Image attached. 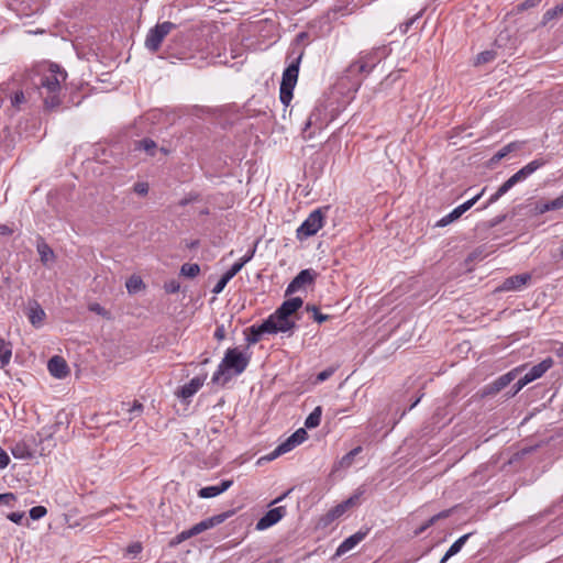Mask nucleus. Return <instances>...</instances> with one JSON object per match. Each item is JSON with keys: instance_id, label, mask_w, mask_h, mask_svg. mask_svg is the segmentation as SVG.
<instances>
[{"instance_id": "nucleus-6", "label": "nucleus", "mask_w": 563, "mask_h": 563, "mask_svg": "<svg viewBox=\"0 0 563 563\" xmlns=\"http://www.w3.org/2000/svg\"><path fill=\"white\" fill-rule=\"evenodd\" d=\"M176 27V24L169 21L156 24L152 27L145 38V47L151 52H157L164 38Z\"/></svg>"}, {"instance_id": "nucleus-16", "label": "nucleus", "mask_w": 563, "mask_h": 563, "mask_svg": "<svg viewBox=\"0 0 563 563\" xmlns=\"http://www.w3.org/2000/svg\"><path fill=\"white\" fill-rule=\"evenodd\" d=\"M206 379L207 374L194 377L189 383L180 387V389L176 393L177 397L184 400L192 397L203 386Z\"/></svg>"}, {"instance_id": "nucleus-44", "label": "nucleus", "mask_w": 563, "mask_h": 563, "mask_svg": "<svg viewBox=\"0 0 563 563\" xmlns=\"http://www.w3.org/2000/svg\"><path fill=\"white\" fill-rule=\"evenodd\" d=\"M334 373V368L330 367L322 372H320L316 377V383H322L327 380L329 377H331Z\"/></svg>"}, {"instance_id": "nucleus-24", "label": "nucleus", "mask_w": 563, "mask_h": 563, "mask_svg": "<svg viewBox=\"0 0 563 563\" xmlns=\"http://www.w3.org/2000/svg\"><path fill=\"white\" fill-rule=\"evenodd\" d=\"M520 148L519 142H511L500 148L489 161V164L493 166L505 158L509 153L515 152Z\"/></svg>"}, {"instance_id": "nucleus-26", "label": "nucleus", "mask_w": 563, "mask_h": 563, "mask_svg": "<svg viewBox=\"0 0 563 563\" xmlns=\"http://www.w3.org/2000/svg\"><path fill=\"white\" fill-rule=\"evenodd\" d=\"M470 533L462 536L459 538L446 551L444 556L441 560V563H444L446 560H449L451 556L455 555L461 551L463 545L465 544L466 540L468 539Z\"/></svg>"}, {"instance_id": "nucleus-38", "label": "nucleus", "mask_w": 563, "mask_h": 563, "mask_svg": "<svg viewBox=\"0 0 563 563\" xmlns=\"http://www.w3.org/2000/svg\"><path fill=\"white\" fill-rule=\"evenodd\" d=\"M47 510L43 506H35L30 510V517L33 520H38L46 515Z\"/></svg>"}, {"instance_id": "nucleus-3", "label": "nucleus", "mask_w": 563, "mask_h": 563, "mask_svg": "<svg viewBox=\"0 0 563 563\" xmlns=\"http://www.w3.org/2000/svg\"><path fill=\"white\" fill-rule=\"evenodd\" d=\"M303 56V51H299L297 56L291 60L288 67L283 73V78L279 89V99L284 106H288L292 99V91L297 84L299 65Z\"/></svg>"}, {"instance_id": "nucleus-52", "label": "nucleus", "mask_w": 563, "mask_h": 563, "mask_svg": "<svg viewBox=\"0 0 563 563\" xmlns=\"http://www.w3.org/2000/svg\"><path fill=\"white\" fill-rule=\"evenodd\" d=\"M24 518V512H11L8 515V519L14 523H21Z\"/></svg>"}, {"instance_id": "nucleus-50", "label": "nucleus", "mask_w": 563, "mask_h": 563, "mask_svg": "<svg viewBox=\"0 0 563 563\" xmlns=\"http://www.w3.org/2000/svg\"><path fill=\"white\" fill-rule=\"evenodd\" d=\"M529 382L526 380V377H521L515 385H514V391L511 394V396H515L516 394H518L526 385H528Z\"/></svg>"}, {"instance_id": "nucleus-25", "label": "nucleus", "mask_w": 563, "mask_h": 563, "mask_svg": "<svg viewBox=\"0 0 563 563\" xmlns=\"http://www.w3.org/2000/svg\"><path fill=\"white\" fill-rule=\"evenodd\" d=\"M12 356L11 343L0 338V363L5 366L10 363Z\"/></svg>"}, {"instance_id": "nucleus-35", "label": "nucleus", "mask_w": 563, "mask_h": 563, "mask_svg": "<svg viewBox=\"0 0 563 563\" xmlns=\"http://www.w3.org/2000/svg\"><path fill=\"white\" fill-rule=\"evenodd\" d=\"M11 452L15 459L23 460L31 457L30 451L26 449L24 444L21 443L16 444Z\"/></svg>"}, {"instance_id": "nucleus-22", "label": "nucleus", "mask_w": 563, "mask_h": 563, "mask_svg": "<svg viewBox=\"0 0 563 563\" xmlns=\"http://www.w3.org/2000/svg\"><path fill=\"white\" fill-rule=\"evenodd\" d=\"M233 482L231 479H227L221 482L218 486H208L203 487L198 492V496L200 498H212L229 489L232 486Z\"/></svg>"}, {"instance_id": "nucleus-39", "label": "nucleus", "mask_w": 563, "mask_h": 563, "mask_svg": "<svg viewBox=\"0 0 563 563\" xmlns=\"http://www.w3.org/2000/svg\"><path fill=\"white\" fill-rule=\"evenodd\" d=\"M148 184L146 181H137L133 186V191L139 196H146L148 192Z\"/></svg>"}, {"instance_id": "nucleus-5", "label": "nucleus", "mask_w": 563, "mask_h": 563, "mask_svg": "<svg viewBox=\"0 0 563 563\" xmlns=\"http://www.w3.org/2000/svg\"><path fill=\"white\" fill-rule=\"evenodd\" d=\"M380 48L362 53L358 58L349 66L346 70L347 77L368 75L380 62Z\"/></svg>"}, {"instance_id": "nucleus-10", "label": "nucleus", "mask_w": 563, "mask_h": 563, "mask_svg": "<svg viewBox=\"0 0 563 563\" xmlns=\"http://www.w3.org/2000/svg\"><path fill=\"white\" fill-rule=\"evenodd\" d=\"M525 368V365L518 366L510 372L501 375L497 379H495L493 383L486 385L483 388V396H489L495 395L499 393L501 389H504L506 386H508L517 376L519 373H521Z\"/></svg>"}, {"instance_id": "nucleus-56", "label": "nucleus", "mask_w": 563, "mask_h": 563, "mask_svg": "<svg viewBox=\"0 0 563 563\" xmlns=\"http://www.w3.org/2000/svg\"><path fill=\"white\" fill-rule=\"evenodd\" d=\"M142 551V545L141 543H133L131 545H129L128 548V552L131 553V554H139L140 552Z\"/></svg>"}, {"instance_id": "nucleus-1", "label": "nucleus", "mask_w": 563, "mask_h": 563, "mask_svg": "<svg viewBox=\"0 0 563 563\" xmlns=\"http://www.w3.org/2000/svg\"><path fill=\"white\" fill-rule=\"evenodd\" d=\"M67 71L56 63H49L41 68L37 80L33 82L32 90L24 91L26 97L32 96L35 102L41 100L43 106H62L71 102L79 106L82 100L67 99Z\"/></svg>"}, {"instance_id": "nucleus-13", "label": "nucleus", "mask_w": 563, "mask_h": 563, "mask_svg": "<svg viewBox=\"0 0 563 563\" xmlns=\"http://www.w3.org/2000/svg\"><path fill=\"white\" fill-rule=\"evenodd\" d=\"M316 278V273L312 269H303L301 271L287 286L286 295L294 294L307 285H310L313 283Z\"/></svg>"}, {"instance_id": "nucleus-19", "label": "nucleus", "mask_w": 563, "mask_h": 563, "mask_svg": "<svg viewBox=\"0 0 563 563\" xmlns=\"http://www.w3.org/2000/svg\"><path fill=\"white\" fill-rule=\"evenodd\" d=\"M227 518L228 514H221L202 520L190 528L191 534L197 536L210 528H213L214 526L222 523Z\"/></svg>"}, {"instance_id": "nucleus-23", "label": "nucleus", "mask_w": 563, "mask_h": 563, "mask_svg": "<svg viewBox=\"0 0 563 563\" xmlns=\"http://www.w3.org/2000/svg\"><path fill=\"white\" fill-rule=\"evenodd\" d=\"M303 301L299 297H294L289 300H286L282 303V306L278 308L280 313L288 316L291 318V316L302 306Z\"/></svg>"}, {"instance_id": "nucleus-7", "label": "nucleus", "mask_w": 563, "mask_h": 563, "mask_svg": "<svg viewBox=\"0 0 563 563\" xmlns=\"http://www.w3.org/2000/svg\"><path fill=\"white\" fill-rule=\"evenodd\" d=\"M295 328V321L277 309L267 320L262 323V330L269 333L288 332Z\"/></svg>"}, {"instance_id": "nucleus-27", "label": "nucleus", "mask_w": 563, "mask_h": 563, "mask_svg": "<svg viewBox=\"0 0 563 563\" xmlns=\"http://www.w3.org/2000/svg\"><path fill=\"white\" fill-rule=\"evenodd\" d=\"M562 16H563V2L552 9H549L548 11H545L542 16L541 24L547 25L550 21L562 18Z\"/></svg>"}, {"instance_id": "nucleus-43", "label": "nucleus", "mask_w": 563, "mask_h": 563, "mask_svg": "<svg viewBox=\"0 0 563 563\" xmlns=\"http://www.w3.org/2000/svg\"><path fill=\"white\" fill-rule=\"evenodd\" d=\"M164 289L166 290V292L168 294H176L179 291L180 289V285L177 280L175 279H172L169 282H167L165 285H164Z\"/></svg>"}, {"instance_id": "nucleus-21", "label": "nucleus", "mask_w": 563, "mask_h": 563, "mask_svg": "<svg viewBox=\"0 0 563 563\" xmlns=\"http://www.w3.org/2000/svg\"><path fill=\"white\" fill-rule=\"evenodd\" d=\"M554 364L551 357L544 358L541 363L534 365L526 375V380L529 383L542 377Z\"/></svg>"}, {"instance_id": "nucleus-12", "label": "nucleus", "mask_w": 563, "mask_h": 563, "mask_svg": "<svg viewBox=\"0 0 563 563\" xmlns=\"http://www.w3.org/2000/svg\"><path fill=\"white\" fill-rule=\"evenodd\" d=\"M363 494V490L358 489L354 495L344 500L343 503L336 505L328 514L324 516L323 520L325 525L334 521L344 515L350 508L356 506L358 504L360 497Z\"/></svg>"}, {"instance_id": "nucleus-33", "label": "nucleus", "mask_w": 563, "mask_h": 563, "mask_svg": "<svg viewBox=\"0 0 563 563\" xmlns=\"http://www.w3.org/2000/svg\"><path fill=\"white\" fill-rule=\"evenodd\" d=\"M125 286L129 292H136L144 287V284L140 277L132 276L126 280Z\"/></svg>"}, {"instance_id": "nucleus-31", "label": "nucleus", "mask_w": 563, "mask_h": 563, "mask_svg": "<svg viewBox=\"0 0 563 563\" xmlns=\"http://www.w3.org/2000/svg\"><path fill=\"white\" fill-rule=\"evenodd\" d=\"M200 273L198 264L186 263L180 268V274L188 278H194Z\"/></svg>"}, {"instance_id": "nucleus-36", "label": "nucleus", "mask_w": 563, "mask_h": 563, "mask_svg": "<svg viewBox=\"0 0 563 563\" xmlns=\"http://www.w3.org/2000/svg\"><path fill=\"white\" fill-rule=\"evenodd\" d=\"M319 114H320V108H316V110L310 114L307 123L306 129L309 126H316L318 129H321L323 126L322 123H319Z\"/></svg>"}, {"instance_id": "nucleus-28", "label": "nucleus", "mask_w": 563, "mask_h": 563, "mask_svg": "<svg viewBox=\"0 0 563 563\" xmlns=\"http://www.w3.org/2000/svg\"><path fill=\"white\" fill-rule=\"evenodd\" d=\"M322 416V408L320 406L316 407L313 411L306 418L305 427L308 429L317 428L320 424Z\"/></svg>"}, {"instance_id": "nucleus-32", "label": "nucleus", "mask_w": 563, "mask_h": 563, "mask_svg": "<svg viewBox=\"0 0 563 563\" xmlns=\"http://www.w3.org/2000/svg\"><path fill=\"white\" fill-rule=\"evenodd\" d=\"M362 451L361 446H357L346 453L339 462L340 467H350L353 464L354 457Z\"/></svg>"}, {"instance_id": "nucleus-62", "label": "nucleus", "mask_w": 563, "mask_h": 563, "mask_svg": "<svg viewBox=\"0 0 563 563\" xmlns=\"http://www.w3.org/2000/svg\"><path fill=\"white\" fill-rule=\"evenodd\" d=\"M253 254L254 251L250 255H245L244 257H242L239 263H243L244 266L252 258Z\"/></svg>"}, {"instance_id": "nucleus-29", "label": "nucleus", "mask_w": 563, "mask_h": 563, "mask_svg": "<svg viewBox=\"0 0 563 563\" xmlns=\"http://www.w3.org/2000/svg\"><path fill=\"white\" fill-rule=\"evenodd\" d=\"M37 252L44 265H47L55 258L53 250L46 243H40L37 245Z\"/></svg>"}, {"instance_id": "nucleus-55", "label": "nucleus", "mask_w": 563, "mask_h": 563, "mask_svg": "<svg viewBox=\"0 0 563 563\" xmlns=\"http://www.w3.org/2000/svg\"><path fill=\"white\" fill-rule=\"evenodd\" d=\"M424 12V9L420 10L415 16H412L411 19H409L406 23H405V31H408V29L418 20L422 16Z\"/></svg>"}, {"instance_id": "nucleus-30", "label": "nucleus", "mask_w": 563, "mask_h": 563, "mask_svg": "<svg viewBox=\"0 0 563 563\" xmlns=\"http://www.w3.org/2000/svg\"><path fill=\"white\" fill-rule=\"evenodd\" d=\"M136 150H143L148 155L154 156L156 150V143L151 139H144L136 143Z\"/></svg>"}, {"instance_id": "nucleus-4", "label": "nucleus", "mask_w": 563, "mask_h": 563, "mask_svg": "<svg viewBox=\"0 0 563 563\" xmlns=\"http://www.w3.org/2000/svg\"><path fill=\"white\" fill-rule=\"evenodd\" d=\"M547 161L543 158H537L528 163L526 166L520 168L517 173H515L510 178H508L498 189L497 191L489 198L488 205L496 202L501 196H504L509 189H511L516 184L523 181L529 176H531L539 168L544 166Z\"/></svg>"}, {"instance_id": "nucleus-47", "label": "nucleus", "mask_w": 563, "mask_h": 563, "mask_svg": "<svg viewBox=\"0 0 563 563\" xmlns=\"http://www.w3.org/2000/svg\"><path fill=\"white\" fill-rule=\"evenodd\" d=\"M191 537H194V536L191 534L190 529H188V530H185V531L180 532V533L175 538V540H174L172 543H173V544H179V543H181L183 541H185V540H187V539H189V538H191Z\"/></svg>"}, {"instance_id": "nucleus-64", "label": "nucleus", "mask_w": 563, "mask_h": 563, "mask_svg": "<svg viewBox=\"0 0 563 563\" xmlns=\"http://www.w3.org/2000/svg\"><path fill=\"white\" fill-rule=\"evenodd\" d=\"M345 86V79L342 78L335 86V90L340 92V90Z\"/></svg>"}, {"instance_id": "nucleus-11", "label": "nucleus", "mask_w": 563, "mask_h": 563, "mask_svg": "<svg viewBox=\"0 0 563 563\" xmlns=\"http://www.w3.org/2000/svg\"><path fill=\"white\" fill-rule=\"evenodd\" d=\"M484 192L485 188L482 189V191L478 195L460 205L459 207L453 209L449 214L441 218L435 225L439 228H443L457 220L460 217H462L463 213L470 210L478 201V199L484 195Z\"/></svg>"}, {"instance_id": "nucleus-60", "label": "nucleus", "mask_w": 563, "mask_h": 563, "mask_svg": "<svg viewBox=\"0 0 563 563\" xmlns=\"http://www.w3.org/2000/svg\"><path fill=\"white\" fill-rule=\"evenodd\" d=\"M89 309L98 314H103L104 309L99 303H92L89 306Z\"/></svg>"}, {"instance_id": "nucleus-41", "label": "nucleus", "mask_w": 563, "mask_h": 563, "mask_svg": "<svg viewBox=\"0 0 563 563\" xmlns=\"http://www.w3.org/2000/svg\"><path fill=\"white\" fill-rule=\"evenodd\" d=\"M534 214H543L548 211H552L549 201H538L534 206Z\"/></svg>"}, {"instance_id": "nucleus-58", "label": "nucleus", "mask_w": 563, "mask_h": 563, "mask_svg": "<svg viewBox=\"0 0 563 563\" xmlns=\"http://www.w3.org/2000/svg\"><path fill=\"white\" fill-rule=\"evenodd\" d=\"M540 1H541V0H525V1L520 4V7H521L522 9H530V8L534 7V5H537Z\"/></svg>"}, {"instance_id": "nucleus-48", "label": "nucleus", "mask_w": 563, "mask_h": 563, "mask_svg": "<svg viewBox=\"0 0 563 563\" xmlns=\"http://www.w3.org/2000/svg\"><path fill=\"white\" fill-rule=\"evenodd\" d=\"M129 408L128 411L131 415H140L142 412L143 406L139 401H134L132 405L128 404Z\"/></svg>"}, {"instance_id": "nucleus-14", "label": "nucleus", "mask_w": 563, "mask_h": 563, "mask_svg": "<svg viewBox=\"0 0 563 563\" xmlns=\"http://www.w3.org/2000/svg\"><path fill=\"white\" fill-rule=\"evenodd\" d=\"M286 514L285 507H276L268 510L257 522L256 529L262 531L277 523Z\"/></svg>"}, {"instance_id": "nucleus-34", "label": "nucleus", "mask_w": 563, "mask_h": 563, "mask_svg": "<svg viewBox=\"0 0 563 563\" xmlns=\"http://www.w3.org/2000/svg\"><path fill=\"white\" fill-rule=\"evenodd\" d=\"M250 330H251V334L247 338V341L250 344L257 343L264 333H269V331L262 330V324L258 327L253 325V327H251Z\"/></svg>"}, {"instance_id": "nucleus-42", "label": "nucleus", "mask_w": 563, "mask_h": 563, "mask_svg": "<svg viewBox=\"0 0 563 563\" xmlns=\"http://www.w3.org/2000/svg\"><path fill=\"white\" fill-rule=\"evenodd\" d=\"M296 446H297L296 442H292V439L290 437L286 441H284L283 443H280L278 445L279 452H282L283 454L291 451Z\"/></svg>"}, {"instance_id": "nucleus-63", "label": "nucleus", "mask_w": 563, "mask_h": 563, "mask_svg": "<svg viewBox=\"0 0 563 563\" xmlns=\"http://www.w3.org/2000/svg\"><path fill=\"white\" fill-rule=\"evenodd\" d=\"M253 254L254 251L250 255H245L244 257H242L239 263H243L244 266L252 258Z\"/></svg>"}, {"instance_id": "nucleus-37", "label": "nucleus", "mask_w": 563, "mask_h": 563, "mask_svg": "<svg viewBox=\"0 0 563 563\" xmlns=\"http://www.w3.org/2000/svg\"><path fill=\"white\" fill-rule=\"evenodd\" d=\"M290 438L292 442H296L297 445L301 444L307 439V431L305 428H299L296 432H294Z\"/></svg>"}, {"instance_id": "nucleus-61", "label": "nucleus", "mask_w": 563, "mask_h": 563, "mask_svg": "<svg viewBox=\"0 0 563 563\" xmlns=\"http://www.w3.org/2000/svg\"><path fill=\"white\" fill-rule=\"evenodd\" d=\"M11 233H12V230L8 225L0 224V234L8 235V234H11Z\"/></svg>"}, {"instance_id": "nucleus-59", "label": "nucleus", "mask_w": 563, "mask_h": 563, "mask_svg": "<svg viewBox=\"0 0 563 563\" xmlns=\"http://www.w3.org/2000/svg\"><path fill=\"white\" fill-rule=\"evenodd\" d=\"M225 286H227V284L224 283V280L219 279V282L213 287L212 292L220 294L224 289Z\"/></svg>"}, {"instance_id": "nucleus-8", "label": "nucleus", "mask_w": 563, "mask_h": 563, "mask_svg": "<svg viewBox=\"0 0 563 563\" xmlns=\"http://www.w3.org/2000/svg\"><path fill=\"white\" fill-rule=\"evenodd\" d=\"M323 221L324 214L321 209L312 211L297 229V238L303 240L314 235L323 227Z\"/></svg>"}, {"instance_id": "nucleus-2", "label": "nucleus", "mask_w": 563, "mask_h": 563, "mask_svg": "<svg viewBox=\"0 0 563 563\" xmlns=\"http://www.w3.org/2000/svg\"><path fill=\"white\" fill-rule=\"evenodd\" d=\"M250 363V356L239 349H228L221 364L213 374L212 382L218 383L227 372L234 375L242 374Z\"/></svg>"}, {"instance_id": "nucleus-45", "label": "nucleus", "mask_w": 563, "mask_h": 563, "mask_svg": "<svg viewBox=\"0 0 563 563\" xmlns=\"http://www.w3.org/2000/svg\"><path fill=\"white\" fill-rule=\"evenodd\" d=\"M551 210H560L563 209V192L553 200L549 201Z\"/></svg>"}, {"instance_id": "nucleus-46", "label": "nucleus", "mask_w": 563, "mask_h": 563, "mask_svg": "<svg viewBox=\"0 0 563 563\" xmlns=\"http://www.w3.org/2000/svg\"><path fill=\"white\" fill-rule=\"evenodd\" d=\"M15 501V496L12 493L0 494V504L11 506Z\"/></svg>"}, {"instance_id": "nucleus-9", "label": "nucleus", "mask_w": 563, "mask_h": 563, "mask_svg": "<svg viewBox=\"0 0 563 563\" xmlns=\"http://www.w3.org/2000/svg\"><path fill=\"white\" fill-rule=\"evenodd\" d=\"M8 99L11 106H20L27 102L35 103V98H32V96L26 97L24 90L14 89L11 82L0 85V103L5 102Z\"/></svg>"}, {"instance_id": "nucleus-49", "label": "nucleus", "mask_w": 563, "mask_h": 563, "mask_svg": "<svg viewBox=\"0 0 563 563\" xmlns=\"http://www.w3.org/2000/svg\"><path fill=\"white\" fill-rule=\"evenodd\" d=\"M280 455H283V453L279 452V448L277 446L273 452H271L269 454L261 457L258 460V463H261L262 461H273V460L277 459Z\"/></svg>"}, {"instance_id": "nucleus-53", "label": "nucleus", "mask_w": 563, "mask_h": 563, "mask_svg": "<svg viewBox=\"0 0 563 563\" xmlns=\"http://www.w3.org/2000/svg\"><path fill=\"white\" fill-rule=\"evenodd\" d=\"M448 516H449V511H443V512H440V514H438V515H435V516L431 517V518L429 519L428 523H427V525H426L421 530L426 529L427 527H430V526H431V525H433L438 519H440V518H445V517H448Z\"/></svg>"}, {"instance_id": "nucleus-40", "label": "nucleus", "mask_w": 563, "mask_h": 563, "mask_svg": "<svg viewBox=\"0 0 563 563\" xmlns=\"http://www.w3.org/2000/svg\"><path fill=\"white\" fill-rule=\"evenodd\" d=\"M495 58V53L492 51H485L477 55L476 63L477 64H485L489 63Z\"/></svg>"}, {"instance_id": "nucleus-57", "label": "nucleus", "mask_w": 563, "mask_h": 563, "mask_svg": "<svg viewBox=\"0 0 563 563\" xmlns=\"http://www.w3.org/2000/svg\"><path fill=\"white\" fill-rule=\"evenodd\" d=\"M311 309H312V311L314 312V320H316L317 322L321 323V322H323V321L328 320V318H329V317H328L327 314L318 313V310H317V308H316V307H312Z\"/></svg>"}, {"instance_id": "nucleus-54", "label": "nucleus", "mask_w": 563, "mask_h": 563, "mask_svg": "<svg viewBox=\"0 0 563 563\" xmlns=\"http://www.w3.org/2000/svg\"><path fill=\"white\" fill-rule=\"evenodd\" d=\"M243 263H234L231 268L227 272L232 278L242 269Z\"/></svg>"}, {"instance_id": "nucleus-20", "label": "nucleus", "mask_w": 563, "mask_h": 563, "mask_svg": "<svg viewBox=\"0 0 563 563\" xmlns=\"http://www.w3.org/2000/svg\"><path fill=\"white\" fill-rule=\"evenodd\" d=\"M367 536V531H357L355 532L354 534L350 536L349 538H346L340 545L339 548L336 549V552L335 554L336 555H343L345 554L346 552L351 551L352 549H354L361 541H363L365 539V537Z\"/></svg>"}, {"instance_id": "nucleus-17", "label": "nucleus", "mask_w": 563, "mask_h": 563, "mask_svg": "<svg viewBox=\"0 0 563 563\" xmlns=\"http://www.w3.org/2000/svg\"><path fill=\"white\" fill-rule=\"evenodd\" d=\"M26 316L31 324L35 328H41L46 318V313L36 300L29 301L26 307Z\"/></svg>"}, {"instance_id": "nucleus-15", "label": "nucleus", "mask_w": 563, "mask_h": 563, "mask_svg": "<svg viewBox=\"0 0 563 563\" xmlns=\"http://www.w3.org/2000/svg\"><path fill=\"white\" fill-rule=\"evenodd\" d=\"M531 279V275L529 273H523L519 275H514L504 280L499 290L503 291H518L521 290Z\"/></svg>"}, {"instance_id": "nucleus-51", "label": "nucleus", "mask_w": 563, "mask_h": 563, "mask_svg": "<svg viewBox=\"0 0 563 563\" xmlns=\"http://www.w3.org/2000/svg\"><path fill=\"white\" fill-rule=\"evenodd\" d=\"M10 457L7 452L0 448V468H5L9 465Z\"/></svg>"}, {"instance_id": "nucleus-18", "label": "nucleus", "mask_w": 563, "mask_h": 563, "mask_svg": "<svg viewBox=\"0 0 563 563\" xmlns=\"http://www.w3.org/2000/svg\"><path fill=\"white\" fill-rule=\"evenodd\" d=\"M48 372L55 378L62 379L69 374V368L66 361L58 355L53 356L47 364Z\"/></svg>"}]
</instances>
